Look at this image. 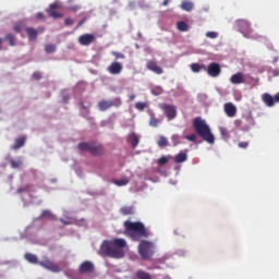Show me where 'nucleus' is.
Masks as SVG:
<instances>
[{
  "instance_id": "obj_11",
  "label": "nucleus",
  "mask_w": 279,
  "mask_h": 279,
  "mask_svg": "<svg viewBox=\"0 0 279 279\" xmlns=\"http://www.w3.org/2000/svg\"><path fill=\"white\" fill-rule=\"evenodd\" d=\"M25 32L28 36V40L34 41V40H37L39 34H43V32H45V28L26 27Z\"/></svg>"
},
{
  "instance_id": "obj_24",
  "label": "nucleus",
  "mask_w": 279,
  "mask_h": 279,
  "mask_svg": "<svg viewBox=\"0 0 279 279\" xmlns=\"http://www.w3.org/2000/svg\"><path fill=\"white\" fill-rule=\"evenodd\" d=\"M135 279H151V275L145 270H137L135 272Z\"/></svg>"
},
{
  "instance_id": "obj_19",
  "label": "nucleus",
  "mask_w": 279,
  "mask_h": 279,
  "mask_svg": "<svg viewBox=\"0 0 279 279\" xmlns=\"http://www.w3.org/2000/svg\"><path fill=\"white\" fill-rule=\"evenodd\" d=\"M126 141H128V143L131 144V147L133 149H136V147H138V143H141V138L138 137V135L136 133H130L128 135Z\"/></svg>"
},
{
  "instance_id": "obj_33",
  "label": "nucleus",
  "mask_w": 279,
  "mask_h": 279,
  "mask_svg": "<svg viewBox=\"0 0 279 279\" xmlns=\"http://www.w3.org/2000/svg\"><path fill=\"white\" fill-rule=\"evenodd\" d=\"M32 191V184H26L17 189V193H29Z\"/></svg>"
},
{
  "instance_id": "obj_18",
  "label": "nucleus",
  "mask_w": 279,
  "mask_h": 279,
  "mask_svg": "<svg viewBox=\"0 0 279 279\" xmlns=\"http://www.w3.org/2000/svg\"><path fill=\"white\" fill-rule=\"evenodd\" d=\"M121 71H123V64H121L119 62H112L108 66V72L111 73V75H119V73H121Z\"/></svg>"
},
{
  "instance_id": "obj_40",
  "label": "nucleus",
  "mask_w": 279,
  "mask_h": 279,
  "mask_svg": "<svg viewBox=\"0 0 279 279\" xmlns=\"http://www.w3.org/2000/svg\"><path fill=\"white\" fill-rule=\"evenodd\" d=\"M13 29H14V32H15L16 34H21V32H23V25H21V24H15V25L13 26Z\"/></svg>"
},
{
  "instance_id": "obj_55",
  "label": "nucleus",
  "mask_w": 279,
  "mask_h": 279,
  "mask_svg": "<svg viewBox=\"0 0 279 279\" xmlns=\"http://www.w3.org/2000/svg\"><path fill=\"white\" fill-rule=\"evenodd\" d=\"M83 106V108L86 110V106H84V105H82Z\"/></svg>"
},
{
  "instance_id": "obj_42",
  "label": "nucleus",
  "mask_w": 279,
  "mask_h": 279,
  "mask_svg": "<svg viewBox=\"0 0 279 279\" xmlns=\"http://www.w3.org/2000/svg\"><path fill=\"white\" fill-rule=\"evenodd\" d=\"M171 141L173 142V145H180V136L172 135Z\"/></svg>"
},
{
  "instance_id": "obj_5",
  "label": "nucleus",
  "mask_w": 279,
  "mask_h": 279,
  "mask_svg": "<svg viewBox=\"0 0 279 279\" xmlns=\"http://www.w3.org/2000/svg\"><path fill=\"white\" fill-rule=\"evenodd\" d=\"M156 246L153 242L147 240H143L138 245V252L143 260H150L151 256H154Z\"/></svg>"
},
{
  "instance_id": "obj_37",
  "label": "nucleus",
  "mask_w": 279,
  "mask_h": 279,
  "mask_svg": "<svg viewBox=\"0 0 279 279\" xmlns=\"http://www.w3.org/2000/svg\"><path fill=\"white\" fill-rule=\"evenodd\" d=\"M45 51H46V53H53V51H56V46L54 45H47L45 47Z\"/></svg>"
},
{
  "instance_id": "obj_35",
  "label": "nucleus",
  "mask_w": 279,
  "mask_h": 279,
  "mask_svg": "<svg viewBox=\"0 0 279 279\" xmlns=\"http://www.w3.org/2000/svg\"><path fill=\"white\" fill-rule=\"evenodd\" d=\"M135 108H136V110H140L141 112H143V110H145V108H147V104L146 102H136Z\"/></svg>"
},
{
  "instance_id": "obj_41",
  "label": "nucleus",
  "mask_w": 279,
  "mask_h": 279,
  "mask_svg": "<svg viewBox=\"0 0 279 279\" xmlns=\"http://www.w3.org/2000/svg\"><path fill=\"white\" fill-rule=\"evenodd\" d=\"M238 147H240V149H247V147H250V143H247V142H240L238 144Z\"/></svg>"
},
{
  "instance_id": "obj_21",
  "label": "nucleus",
  "mask_w": 279,
  "mask_h": 279,
  "mask_svg": "<svg viewBox=\"0 0 279 279\" xmlns=\"http://www.w3.org/2000/svg\"><path fill=\"white\" fill-rule=\"evenodd\" d=\"M149 117H150V119H149L148 124L150 125V128H158V125H160V123H162V119L156 118V113L150 112Z\"/></svg>"
},
{
  "instance_id": "obj_32",
  "label": "nucleus",
  "mask_w": 279,
  "mask_h": 279,
  "mask_svg": "<svg viewBox=\"0 0 279 279\" xmlns=\"http://www.w3.org/2000/svg\"><path fill=\"white\" fill-rule=\"evenodd\" d=\"M202 69H204V64H198V63H192L191 64V71H193V73H199V71H202Z\"/></svg>"
},
{
  "instance_id": "obj_30",
  "label": "nucleus",
  "mask_w": 279,
  "mask_h": 279,
  "mask_svg": "<svg viewBox=\"0 0 279 279\" xmlns=\"http://www.w3.org/2000/svg\"><path fill=\"white\" fill-rule=\"evenodd\" d=\"M11 169H20V167H23V160L21 159H11L10 160Z\"/></svg>"
},
{
  "instance_id": "obj_9",
  "label": "nucleus",
  "mask_w": 279,
  "mask_h": 279,
  "mask_svg": "<svg viewBox=\"0 0 279 279\" xmlns=\"http://www.w3.org/2000/svg\"><path fill=\"white\" fill-rule=\"evenodd\" d=\"M161 110L165 112L169 121H173L178 117V109L173 105L163 104Z\"/></svg>"
},
{
  "instance_id": "obj_53",
  "label": "nucleus",
  "mask_w": 279,
  "mask_h": 279,
  "mask_svg": "<svg viewBox=\"0 0 279 279\" xmlns=\"http://www.w3.org/2000/svg\"><path fill=\"white\" fill-rule=\"evenodd\" d=\"M162 5L165 7L169 5V0H163Z\"/></svg>"
},
{
  "instance_id": "obj_26",
  "label": "nucleus",
  "mask_w": 279,
  "mask_h": 279,
  "mask_svg": "<svg viewBox=\"0 0 279 279\" xmlns=\"http://www.w3.org/2000/svg\"><path fill=\"white\" fill-rule=\"evenodd\" d=\"M121 215H123L124 217H128L130 215H134V207H128L124 206L120 209Z\"/></svg>"
},
{
  "instance_id": "obj_29",
  "label": "nucleus",
  "mask_w": 279,
  "mask_h": 279,
  "mask_svg": "<svg viewBox=\"0 0 279 279\" xmlns=\"http://www.w3.org/2000/svg\"><path fill=\"white\" fill-rule=\"evenodd\" d=\"M181 8H182L185 12H191V11L193 10L194 5H193V2H191V1H183V2L181 3Z\"/></svg>"
},
{
  "instance_id": "obj_2",
  "label": "nucleus",
  "mask_w": 279,
  "mask_h": 279,
  "mask_svg": "<svg viewBox=\"0 0 279 279\" xmlns=\"http://www.w3.org/2000/svg\"><path fill=\"white\" fill-rule=\"evenodd\" d=\"M124 234L132 241H141V239L149 238V231H147V228H145V225L141 221H124Z\"/></svg>"
},
{
  "instance_id": "obj_54",
  "label": "nucleus",
  "mask_w": 279,
  "mask_h": 279,
  "mask_svg": "<svg viewBox=\"0 0 279 279\" xmlns=\"http://www.w3.org/2000/svg\"><path fill=\"white\" fill-rule=\"evenodd\" d=\"M84 22H85V20H82V21L78 23L77 27H82V25H84Z\"/></svg>"
},
{
  "instance_id": "obj_13",
  "label": "nucleus",
  "mask_w": 279,
  "mask_h": 279,
  "mask_svg": "<svg viewBox=\"0 0 279 279\" xmlns=\"http://www.w3.org/2000/svg\"><path fill=\"white\" fill-rule=\"evenodd\" d=\"M93 271H95V264L89 260L83 262L78 268L80 274H93Z\"/></svg>"
},
{
  "instance_id": "obj_3",
  "label": "nucleus",
  "mask_w": 279,
  "mask_h": 279,
  "mask_svg": "<svg viewBox=\"0 0 279 279\" xmlns=\"http://www.w3.org/2000/svg\"><path fill=\"white\" fill-rule=\"evenodd\" d=\"M193 128L201 136L205 143H208L209 145H215V135L213 134V131L210 130V125L206 123V120L202 119V117H196L193 120Z\"/></svg>"
},
{
  "instance_id": "obj_27",
  "label": "nucleus",
  "mask_w": 279,
  "mask_h": 279,
  "mask_svg": "<svg viewBox=\"0 0 279 279\" xmlns=\"http://www.w3.org/2000/svg\"><path fill=\"white\" fill-rule=\"evenodd\" d=\"M113 184H116V186H128V184H130V179L123 178L119 180H113Z\"/></svg>"
},
{
  "instance_id": "obj_14",
  "label": "nucleus",
  "mask_w": 279,
  "mask_h": 279,
  "mask_svg": "<svg viewBox=\"0 0 279 279\" xmlns=\"http://www.w3.org/2000/svg\"><path fill=\"white\" fill-rule=\"evenodd\" d=\"M60 8V4L58 2H54L49 5V9L46 10V12L51 16V19H62V13L58 12V9Z\"/></svg>"
},
{
  "instance_id": "obj_1",
  "label": "nucleus",
  "mask_w": 279,
  "mask_h": 279,
  "mask_svg": "<svg viewBox=\"0 0 279 279\" xmlns=\"http://www.w3.org/2000/svg\"><path fill=\"white\" fill-rule=\"evenodd\" d=\"M125 247H128V242L124 239L105 240L100 245L99 254L108 258H123Z\"/></svg>"
},
{
  "instance_id": "obj_10",
  "label": "nucleus",
  "mask_w": 279,
  "mask_h": 279,
  "mask_svg": "<svg viewBox=\"0 0 279 279\" xmlns=\"http://www.w3.org/2000/svg\"><path fill=\"white\" fill-rule=\"evenodd\" d=\"M97 40L94 34H84L78 37V43L82 47H88Z\"/></svg>"
},
{
  "instance_id": "obj_51",
  "label": "nucleus",
  "mask_w": 279,
  "mask_h": 279,
  "mask_svg": "<svg viewBox=\"0 0 279 279\" xmlns=\"http://www.w3.org/2000/svg\"><path fill=\"white\" fill-rule=\"evenodd\" d=\"M129 99H130L131 101H134V100L136 99V95H131V96H129Z\"/></svg>"
},
{
  "instance_id": "obj_39",
  "label": "nucleus",
  "mask_w": 279,
  "mask_h": 279,
  "mask_svg": "<svg viewBox=\"0 0 279 279\" xmlns=\"http://www.w3.org/2000/svg\"><path fill=\"white\" fill-rule=\"evenodd\" d=\"M158 165L162 166V165H167L169 162V158H167L166 156H162L161 158L158 159Z\"/></svg>"
},
{
  "instance_id": "obj_36",
  "label": "nucleus",
  "mask_w": 279,
  "mask_h": 279,
  "mask_svg": "<svg viewBox=\"0 0 279 279\" xmlns=\"http://www.w3.org/2000/svg\"><path fill=\"white\" fill-rule=\"evenodd\" d=\"M218 36H219V33H217V32H207L206 33V38L215 39V38H218Z\"/></svg>"
},
{
  "instance_id": "obj_47",
  "label": "nucleus",
  "mask_w": 279,
  "mask_h": 279,
  "mask_svg": "<svg viewBox=\"0 0 279 279\" xmlns=\"http://www.w3.org/2000/svg\"><path fill=\"white\" fill-rule=\"evenodd\" d=\"M36 20L37 21H45V13L43 12H39L36 14Z\"/></svg>"
},
{
  "instance_id": "obj_50",
  "label": "nucleus",
  "mask_w": 279,
  "mask_h": 279,
  "mask_svg": "<svg viewBox=\"0 0 279 279\" xmlns=\"http://www.w3.org/2000/svg\"><path fill=\"white\" fill-rule=\"evenodd\" d=\"M272 75H274V77H278L279 71H278V70H274V71H272Z\"/></svg>"
},
{
  "instance_id": "obj_46",
  "label": "nucleus",
  "mask_w": 279,
  "mask_h": 279,
  "mask_svg": "<svg viewBox=\"0 0 279 279\" xmlns=\"http://www.w3.org/2000/svg\"><path fill=\"white\" fill-rule=\"evenodd\" d=\"M112 56H114V58H118V59H123V58H125V54H124V53L117 52V51H113V52H112Z\"/></svg>"
},
{
  "instance_id": "obj_15",
  "label": "nucleus",
  "mask_w": 279,
  "mask_h": 279,
  "mask_svg": "<svg viewBox=\"0 0 279 279\" xmlns=\"http://www.w3.org/2000/svg\"><path fill=\"white\" fill-rule=\"evenodd\" d=\"M223 110L227 117H229L230 119L236 117V106H234V104L226 102L223 106Z\"/></svg>"
},
{
  "instance_id": "obj_28",
  "label": "nucleus",
  "mask_w": 279,
  "mask_h": 279,
  "mask_svg": "<svg viewBox=\"0 0 279 279\" xmlns=\"http://www.w3.org/2000/svg\"><path fill=\"white\" fill-rule=\"evenodd\" d=\"M25 258L28 263H32L33 265H36L38 263V257L32 253H26Z\"/></svg>"
},
{
  "instance_id": "obj_25",
  "label": "nucleus",
  "mask_w": 279,
  "mask_h": 279,
  "mask_svg": "<svg viewBox=\"0 0 279 279\" xmlns=\"http://www.w3.org/2000/svg\"><path fill=\"white\" fill-rule=\"evenodd\" d=\"M4 40H8L10 47H16V37L13 34L9 33L4 37Z\"/></svg>"
},
{
  "instance_id": "obj_31",
  "label": "nucleus",
  "mask_w": 279,
  "mask_h": 279,
  "mask_svg": "<svg viewBox=\"0 0 279 279\" xmlns=\"http://www.w3.org/2000/svg\"><path fill=\"white\" fill-rule=\"evenodd\" d=\"M177 28L179 29V32H189V24H186V22H178L177 23Z\"/></svg>"
},
{
  "instance_id": "obj_16",
  "label": "nucleus",
  "mask_w": 279,
  "mask_h": 279,
  "mask_svg": "<svg viewBox=\"0 0 279 279\" xmlns=\"http://www.w3.org/2000/svg\"><path fill=\"white\" fill-rule=\"evenodd\" d=\"M230 82L235 85L245 84V74L243 72H238L230 77Z\"/></svg>"
},
{
  "instance_id": "obj_38",
  "label": "nucleus",
  "mask_w": 279,
  "mask_h": 279,
  "mask_svg": "<svg viewBox=\"0 0 279 279\" xmlns=\"http://www.w3.org/2000/svg\"><path fill=\"white\" fill-rule=\"evenodd\" d=\"M185 140L191 141V143H195V141H197V135H195V133H192L190 135H186Z\"/></svg>"
},
{
  "instance_id": "obj_43",
  "label": "nucleus",
  "mask_w": 279,
  "mask_h": 279,
  "mask_svg": "<svg viewBox=\"0 0 279 279\" xmlns=\"http://www.w3.org/2000/svg\"><path fill=\"white\" fill-rule=\"evenodd\" d=\"M220 133L222 136H226V138L230 136V133H228V129L226 128H220Z\"/></svg>"
},
{
  "instance_id": "obj_22",
  "label": "nucleus",
  "mask_w": 279,
  "mask_h": 279,
  "mask_svg": "<svg viewBox=\"0 0 279 279\" xmlns=\"http://www.w3.org/2000/svg\"><path fill=\"white\" fill-rule=\"evenodd\" d=\"M189 160V155L184 151H180L175 157H174V162L175 165H181V162H186Z\"/></svg>"
},
{
  "instance_id": "obj_34",
  "label": "nucleus",
  "mask_w": 279,
  "mask_h": 279,
  "mask_svg": "<svg viewBox=\"0 0 279 279\" xmlns=\"http://www.w3.org/2000/svg\"><path fill=\"white\" fill-rule=\"evenodd\" d=\"M159 147H167L169 145V141H167V137L160 136L158 141Z\"/></svg>"
},
{
  "instance_id": "obj_12",
  "label": "nucleus",
  "mask_w": 279,
  "mask_h": 279,
  "mask_svg": "<svg viewBox=\"0 0 279 279\" xmlns=\"http://www.w3.org/2000/svg\"><path fill=\"white\" fill-rule=\"evenodd\" d=\"M146 69L148 71H151L153 73H155L156 75H162L165 73V71L162 70V68L159 66L158 62H156L155 60H149L146 63Z\"/></svg>"
},
{
  "instance_id": "obj_23",
  "label": "nucleus",
  "mask_w": 279,
  "mask_h": 279,
  "mask_svg": "<svg viewBox=\"0 0 279 279\" xmlns=\"http://www.w3.org/2000/svg\"><path fill=\"white\" fill-rule=\"evenodd\" d=\"M26 141L27 138L25 136L16 138L14 145L12 146V149H21V147L25 146Z\"/></svg>"
},
{
  "instance_id": "obj_49",
  "label": "nucleus",
  "mask_w": 279,
  "mask_h": 279,
  "mask_svg": "<svg viewBox=\"0 0 279 279\" xmlns=\"http://www.w3.org/2000/svg\"><path fill=\"white\" fill-rule=\"evenodd\" d=\"M64 23H65V25H73V20L68 17V19H65Z\"/></svg>"
},
{
  "instance_id": "obj_8",
  "label": "nucleus",
  "mask_w": 279,
  "mask_h": 279,
  "mask_svg": "<svg viewBox=\"0 0 279 279\" xmlns=\"http://www.w3.org/2000/svg\"><path fill=\"white\" fill-rule=\"evenodd\" d=\"M112 106H121V99L120 98H116L114 101L112 100H101L98 102V108L100 110V112H106V110H110V108H112Z\"/></svg>"
},
{
  "instance_id": "obj_7",
  "label": "nucleus",
  "mask_w": 279,
  "mask_h": 279,
  "mask_svg": "<svg viewBox=\"0 0 279 279\" xmlns=\"http://www.w3.org/2000/svg\"><path fill=\"white\" fill-rule=\"evenodd\" d=\"M262 101H264L268 108H274L276 104H279V92L275 96H271L269 93L263 94Z\"/></svg>"
},
{
  "instance_id": "obj_48",
  "label": "nucleus",
  "mask_w": 279,
  "mask_h": 279,
  "mask_svg": "<svg viewBox=\"0 0 279 279\" xmlns=\"http://www.w3.org/2000/svg\"><path fill=\"white\" fill-rule=\"evenodd\" d=\"M60 222L63 223V226H71V223H73V221L71 220H64V218L60 219Z\"/></svg>"
},
{
  "instance_id": "obj_6",
  "label": "nucleus",
  "mask_w": 279,
  "mask_h": 279,
  "mask_svg": "<svg viewBox=\"0 0 279 279\" xmlns=\"http://www.w3.org/2000/svg\"><path fill=\"white\" fill-rule=\"evenodd\" d=\"M203 70L206 71L210 77H219V75H221V65L217 62H213L208 66L203 65Z\"/></svg>"
},
{
  "instance_id": "obj_44",
  "label": "nucleus",
  "mask_w": 279,
  "mask_h": 279,
  "mask_svg": "<svg viewBox=\"0 0 279 279\" xmlns=\"http://www.w3.org/2000/svg\"><path fill=\"white\" fill-rule=\"evenodd\" d=\"M33 80H36V81L43 80V74L40 72H35L33 74Z\"/></svg>"
},
{
  "instance_id": "obj_52",
  "label": "nucleus",
  "mask_w": 279,
  "mask_h": 279,
  "mask_svg": "<svg viewBox=\"0 0 279 279\" xmlns=\"http://www.w3.org/2000/svg\"><path fill=\"white\" fill-rule=\"evenodd\" d=\"M3 38H0V51H1V49H3Z\"/></svg>"
},
{
  "instance_id": "obj_4",
  "label": "nucleus",
  "mask_w": 279,
  "mask_h": 279,
  "mask_svg": "<svg viewBox=\"0 0 279 279\" xmlns=\"http://www.w3.org/2000/svg\"><path fill=\"white\" fill-rule=\"evenodd\" d=\"M80 151H89L92 156H104L105 149L104 146L99 143L95 142H83L78 144Z\"/></svg>"
},
{
  "instance_id": "obj_20",
  "label": "nucleus",
  "mask_w": 279,
  "mask_h": 279,
  "mask_svg": "<svg viewBox=\"0 0 279 279\" xmlns=\"http://www.w3.org/2000/svg\"><path fill=\"white\" fill-rule=\"evenodd\" d=\"M238 25L240 27V32L242 34H250V32H252V27L250 25V22L245 21V20H240L238 22Z\"/></svg>"
},
{
  "instance_id": "obj_17",
  "label": "nucleus",
  "mask_w": 279,
  "mask_h": 279,
  "mask_svg": "<svg viewBox=\"0 0 279 279\" xmlns=\"http://www.w3.org/2000/svg\"><path fill=\"white\" fill-rule=\"evenodd\" d=\"M40 267H45V269H49L50 271L58 272L60 271V266L53 264L51 260L46 259L44 262H39Z\"/></svg>"
},
{
  "instance_id": "obj_45",
  "label": "nucleus",
  "mask_w": 279,
  "mask_h": 279,
  "mask_svg": "<svg viewBox=\"0 0 279 279\" xmlns=\"http://www.w3.org/2000/svg\"><path fill=\"white\" fill-rule=\"evenodd\" d=\"M39 217L40 219H45V217H51V211L44 210Z\"/></svg>"
}]
</instances>
